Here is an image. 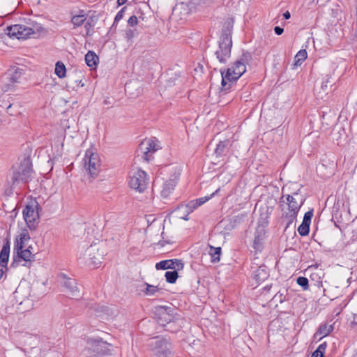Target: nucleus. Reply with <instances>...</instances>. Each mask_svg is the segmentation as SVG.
Returning <instances> with one entry per match:
<instances>
[{"label":"nucleus","mask_w":357,"mask_h":357,"mask_svg":"<svg viewBox=\"0 0 357 357\" xmlns=\"http://www.w3.org/2000/svg\"><path fill=\"white\" fill-rule=\"evenodd\" d=\"M250 60L251 55L248 52L243 53L232 67L229 68L226 71L220 70L222 86L220 92L227 93L232 87L236 81L246 71L245 64Z\"/></svg>","instance_id":"nucleus-1"},{"label":"nucleus","mask_w":357,"mask_h":357,"mask_svg":"<svg viewBox=\"0 0 357 357\" xmlns=\"http://www.w3.org/2000/svg\"><path fill=\"white\" fill-rule=\"evenodd\" d=\"M234 26V20L227 18L224 24L222 33L218 41V50L215 54L218 61L222 63H227L230 58L232 47L231 32Z\"/></svg>","instance_id":"nucleus-2"},{"label":"nucleus","mask_w":357,"mask_h":357,"mask_svg":"<svg viewBox=\"0 0 357 357\" xmlns=\"http://www.w3.org/2000/svg\"><path fill=\"white\" fill-rule=\"evenodd\" d=\"M7 31L10 37H16L18 39H26L31 36L33 38H38L47 33L45 29L40 24L36 22L30 24V26L14 24L8 26Z\"/></svg>","instance_id":"nucleus-3"},{"label":"nucleus","mask_w":357,"mask_h":357,"mask_svg":"<svg viewBox=\"0 0 357 357\" xmlns=\"http://www.w3.org/2000/svg\"><path fill=\"white\" fill-rule=\"evenodd\" d=\"M116 349V347L102 340H90L86 351L90 357H112Z\"/></svg>","instance_id":"nucleus-4"},{"label":"nucleus","mask_w":357,"mask_h":357,"mask_svg":"<svg viewBox=\"0 0 357 357\" xmlns=\"http://www.w3.org/2000/svg\"><path fill=\"white\" fill-rule=\"evenodd\" d=\"M174 309L171 307L157 306L155 307L154 314L157 317L158 324L166 327V331L172 333H176L181 328V326H177L176 328L172 329V325L175 324V316L174 315Z\"/></svg>","instance_id":"nucleus-5"},{"label":"nucleus","mask_w":357,"mask_h":357,"mask_svg":"<svg viewBox=\"0 0 357 357\" xmlns=\"http://www.w3.org/2000/svg\"><path fill=\"white\" fill-rule=\"evenodd\" d=\"M33 172L32 163L29 157H24L20 165L13 173L12 185H17L20 182L27 183Z\"/></svg>","instance_id":"nucleus-6"},{"label":"nucleus","mask_w":357,"mask_h":357,"mask_svg":"<svg viewBox=\"0 0 357 357\" xmlns=\"http://www.w3.org/2000/svg\"><path fill=\"white\" fill-rule=\"evenodd\" d=\"M38 209L39 205L37 202L27 204L23 209L22 213L24 219L31 230L35 229L38 223Z\"/></svg>","instance_id":"nucleus-7"},{"label":"nucleus","mask_w":357,"mask_h":357,"mask_svg":"<svg viewBox=\"0 0 357 357\" xmlns=\"http://www.w3.org/2000/svg\"><path fill=\"white\" fill-rule=\"evenodd\" d=\"M146 176V173L143 170L133 169L130 174L129 185L139 192H144L148 185Z\"/></svg>","instance_id":"nucleus-8"},{"label":"nucleus","mask_w":357,"mask_h":357,"mask_svg":"<svg viewBox=\"0 0 357 357\" xmlns=\"http://www.w3.org/2000/svg\"><path fill=\"white\" fill-rule=\"evenodd\" d=\"M150 344L155 350L156 357H173L171 351L172 344L166 339L154 337L151 340Z\"/></svg>","instance_id":"nucleus-9"},{"label":"nucleus","mask_w":357,"mask_h":357,"mask_svg":"<svg viewBox=\"0 0 357 357\" xmlns=\"http://www.w3.org/2000/svg\"><path fill=\"white\" fill-rule=\"evenodd\" d=\"M84 167L92 178L98 176L100 172V160L97 153L86 151L84 157Z\"/></svg>","instance_id":"nucleus-10"},{"label":"nucleus","mask_w":357,"mask_h":357,"mask_svg":"<svg viewBox=\"0 0 357 357\" xmlns=\"http://www.w3.org/2000/svg\"><path fill=\"white\" fill-rule=\"evenodd\" d=\"M103 256L104 252L100 251V245L94 243L86 248L83 255V258L89 265L96 266L101 262Z\"/></svg>","instance_id":"nucleus-11"},{"label":"nucleus","mask_w":357,"mask_h":357,"mask_svg":"<svg viewBox=\"0 0 357 357\" xmlns=\"http://www.w3.org/2000/svg\"><path fill=\"white\" fill-rule=\"evenodd\" d=\"M63 286L66 289V293L72 298L77 299L82 295L80 285L73 278H65Z\"/></svg>","instance_id":"nucleus-12"},{"label":"nucleus","mask_w":357,"mask_h":357,"mask_svg":"<svg viewBox=\"0 0 357 357\" xmlns=\"http://www.w3.org/2000/svg\"><path fill=\"white\" fill-rule=\"evenodd\" d=\"M158 149V146L153 139L144 141L139 144V150L143 153V158L147 161L150 160L151 153H154Z\"/></svg>","instance_id":"nucleus-13"},{"label":"nucleus","mask_w":357,"mask_h":357,"mask_svg":"<svg viewBox=\"0 0 357 357\" xmlns=\"http://www.w3.org/2000/svg\"><path fill=\"white\" fill-rule=\"evenodd\" d=\"M155 268L159 270L173 269L181 270L183 268V263L180 259L163 260L156 264Z\"/></svg>","instance_id":"nucleus-14"},{"label":"nucleus","mask_w":357,"mask_h":357,"mask_svg":"<svg viewBox=\"0 0 357 357\" xmlns=\"http://www.w3.org/2000/svg\"><path fill=\"white\" fill-rule=\"evenodd\" d=\"M312 216H313L312 211H307L305 213L303 222H302L301 225L298 228V232L301 236H305L309 234L310 225Z\"/></svg>","instance_id":"nucleus-15"},{"label":"nucleus","mask_w":357,"mask_h":357,"mask_svg":"<svg viewBox=\"0 0 357 357\" xmlns=\"http://www.w3.org/2000/svg\"><path fill=\"white\" fill-rule=\"evenodd\" d=\"M284 197H286L287 203L288 204V212H292L294 214L298 213L303 204L302 199H301L300 203H298L296 198L293 195H282L281 199H283Z\"/></svg>","instance_id":"nucleus-16"},{"label":"nucleus","mask_w":357,"mask_h":357,"mask_svg":"<svg viewBox=\"0 0 357 357\" xmlns=\"http://www.w3.org/2000/svg\"><path fill=\"white\" fill-rule=\"evenodd\" d=\"M31 246H29L28 248L24 249L22 251H20L17 253V257L18 259H17L15 257H14V263H17V261H20L21 260H23L25 261V263L23 264V266H27V264H31L32 261L34 260V255H32L31 250H30Z\"/></svg>","instance_id":"nucleus-17"},{"label":"nucleus","mask_w":357,"mask_h":357,"mask_svg":"<svg viewBox=\"0 0 357 357\" xmlns=\"http://www.w3.org/2000/svg\"><path fill=\"white\" fill-rule=\"evenodd\" d=\"M265 229L261 227H259L255 232V239H254V245L253 248L257 251H261L262 249V244L263 241L265 238Z\"/></svg>","instance_id":"nucleus-18"},{"label":"nucleus","mask_w":357,"mask_h":357,"mask_svg":"<svg viewBox=\"0 0 357 357\" xmlns=\"http://www.w3.org/2000/svg\"><path fill=\"white\" fill-rule=\"evenodd\" d=\"M268 276V271L264 265L259 266L253 273V278L259 283L264 282Z\"/></svg>","instance_id":"nucleus-19"},{"label":"nucleus","mask_w":357,"mask_h":357,"mask_svg":"<svg viewBox=\"0 0 357 357\" xmlns=\"http://www.w3.org/2000/svg\"><path fill=\"white\" fill-rule=\"evenodd\" d=\"M22 71V69L19 68H13L8 70L6 76L7 77V79H10L11 82L18 84L21 82V79L23 75Z\"/></svg>","instance_id":"nucleus-20"},{"label":"nucleus","mask_w":357,"mask_h":357,"mask_svg":"<svg viewBox=\"0 0 357 357\" xmlns=\"http://www.w3.org/2000/svg\"><path fill=\"white\" fill-rule=\"evenodd\" d=\"M176 185V181L175 179H169L164 182L162 189L160 194L162 197L167 198L174 190Z\"/></svg>","instance_id":"nucleus-21"},{"label":"nucleus","mask_w":357,"mask_h":357,"mask_svg":"<svg viewBox=\"0 0 357 357\" xmlns=\"http://www.w3.org/2000/svg\"><path fill=\"white\" fill-rule=\"evenodd\" d=\"M333 330V326L332 324H322L319 327L317 331L314 333V338L321 340L330 334Z\"/></svg>","instance_id":"nucleus-22"},{"label":"nucleus","mask_w":357,"mask_h":357,"mask_svg":"<svg viewBox=\"0 0 357 357\" xmlns=\"http://www.w3.org/2000/svg\"><path fill=\"white\" fill-rule=\"evenodd\" d=\"M85 61L89 67L96 68L99 61V57L94 52L89 51L85 55Z\"/></svg>","instance_id":"nucleus-23"},{"label":"nucleus","mask_w":357,"mask_h":357,"mask_svg":"<svg viewBox=\"0 0 357 357\" xmlns=\"http://www.w3.org/2000/svg\"><path fill=\"white\" fill-rule=\"evenodd\" d=\"M0 87L3 92L13 91L16 88V84L5 76L1 82Z\"/></svg>","instance_id":"nucleus-24"},{"label":"nucleus","mask_w":357,"mask_h":357,"mask_svg":"<svg viewBox=\"0 0 357 357\" xmlns=\"http://www.w3.org/2000/svg\"><path fill=\"white\" fill-rule=\"evenodd\" d=\"M175 215L181 219L188 220L189 218H188L190 214L189 211L188 210V207L185 204L179 205L174 211Z\"/></svg>","instance_id":"nucleus-25"},{"label":"nucleus","mask_w":357,"mask_h":357,"mask_svg":"<svg viewBox=\"0 0 357 357\" xmlns=\"http://www.w3.org/2000/svg\"><path fill=\"white\" fill-rule=\"evenodd\" d=\"M337 80V77H333L331 75H326L325 79L322 82L321 88L324 91H326L328 93V90L329 88H331L333 85L335 83Z\"/></svg>","instance_id":"nucleus-26"},{"label":"nucleus","mask_w":357,"mask_h":357,"mask_svg":"<svg viewBox=\"0 0 357 357\" xmlns=\"http://www.w3.org/2000/svg\"><path fill=\"white\" fill-rule=\"evenodd\" d=\"M10 253V243L8 241L3 245L0 252V261L8 264Z\"/></svg>","instance_id":"nucleus-27"},{"label":"nucleus","mask_w":357,"mask_h":357,"mask_svg":"<svg viewBox=\"0 0 357 357\" xmlns=\"http://www.w3.org/2000/svg\"><path fill=\"white\" fill-rule=\"evenodd\" d=\"M229 144V141L228 139L225 141H221L217 145L216 149H215V153L217 156H222L228 149V146Z\"/></svg>","instance_id":"nucleus-28"},{"label":"nucleus","mask_w":357,"mask_h":357,"mask_svg":"<svg viewBox=\"0 0 357 357\" xmlns=\"http://www.w3.org/2000/svg\"><path fill=\"white\" fill-rule=\"evenodd\" d=\"M209 248H210V250L208 252L211 257V261L213 263L218 262L220 259L221 248L220 247L215 248L213 246L210 245Z\"/></svg>","instance_id":"nucleus-29"},{"label":"nucleus","mask_w":357,"mask_h":357,"mask_svg":"<svg viewBox=\"0 0 357 357\" xmlns=\"http://www.w3.org/2000/svg\"><path fill=\"white\" fill-rule=\"evenodd\" d=\"M66 73V66L61 61H57L55 66V74L59 77H65Z\"/></svg>","instance_id":"nucleus-30"},{"label":"nucleus","mask_w":357,"mask_h":357,"mask_svg":"<svg viewBox=\"0 0 357 357\" xmlns=\"http://www.w3.org/2000/svg\"><path fill=\"white\" fill-rule=\"evenodd\" d=\"M178 277V275L176 270H174L172 271H167L165 273L166 281L169 283H171V284L175 283Z\"/></svg>","instance_id":"nucleus-31"},{"label":"nucleus","mask_w":357,"mask_h":357,"mask_svg":"<svg viewBox=\"0 0 357 357\" xmlns=\"http://www.w3.org/2000/svg\"><path fill=\"white\" fill-rule=\"evenodd\" d=\"M307 58V52L305 50H301L295 56V65L300 66Z\"/></svg>","instance_id":"nucleus-32"},{"label":"nucleus","mask_w":357,"mask_h":357,"mask_svg":"<svg viewBox=\"0 0 357 357\" xmlns=\"http://www.w3.org/2000/svg\"><path fill=\"white\" fill-rule=\"evenodd\" d=\"M297 214H294L292 212H287L284 215V218L287 220V225L285 227V230L290 227V225H293L296 220L297 217Z\"/></svg>","instance_id":"nucleus-33"},{"label":"nucleus","mask_w":357,"mask_h":357,"mask_svg":"<svg viewBox=\"0 0 357 357\" xmlns=\"http://www.w3.org/2000/svg\"><path fill=\"white\" fill-rule=\"evenodd\" d=\"M326 347V343L324 342L321 344L317 349L312 353V357H324V354L325 352Z\"/></svg>","instance_id":"nucleus-34"},{"label":"nucleus","mask_w":357,"mask_h":357,"mask_svg":"<svg viewBox=\"0 0 357 357\" xmlns=\"http://www.w3.org/2000/svg\"><path fill=\"white\" fill-rule=\"evenodd\" d=\"M86 18L84 17V15H78L72 17L71 22L74 24L75 26H79L84 22Z\"/></svg>","instance_id":"nucleus-35"},{"label":"nucleus","mask_w":357,"mask_h":357,"mask_svg":"<svg viewBox=\"0 0 357 357\" xmlns=\"http://www.w3.org/2000/svg\"><path fill=\"white\" fill-rule=\"evenodd\" d=\"M145 284L146 285V288L144 291V294L147 296H153L160 290V289H159L157 286L149 284L147 283H145Z\"/></svg>","instance_id":"nucleus-36"},{"label":"nucleus","mask_w":357,"mask_h":357,"mask_svg":"<svg viewBox=\"0 0 357 357\" xmlns=\"http://www.w3.org/2000/svg\"><path fill=\"white\" fill-rule=\"evenodd\" d=\"M297 284L302 287L305 290L307 289L309 287L308 280L305 277H298L297 278Z\"/></svg>","instance_id":"nucleus-37"},{"label":"nucleus","mask_w":357,"mask_h":357,"mask_svg":"<svg viewBox=\"0 0 357 357\" xmlns=\"http://www.w3.org/2000/svg\"><path fill=\"white\" fill-rule=\"evenodd\" d=\"M24 242H23L22 240H20V238H16L15 245H14V251L16 252H19L20 251H22L24 250Z\"/></svg>","instance_id":"nucleus-38"},{"label":"nucleus","mask_w":357,"mask_h":357,"mask_svg":"<svg viewBox=\"0 0 357 357\" xmlns=\"http://www.w3.org/2000/svg\"><path fill=\"white\" fill-rule=\"evenodd\" d=\"M126 38L128 40H130L131 39H132L133 38H135L137 35V31L135 29H126Z\"/></svg>","instance_id":"nucleus-39"},{"label":"nucleus","mask_w":357,"mask_h":357,"mask_svg":"<svg viewBox=\"0 0 357 357\" xmlns=\"http://www.w3.org/2000/svg\"><path fill=\"white\" fill-rule=\"evenodd\" d=\"M185 205L188 207V210L189 211L190 213H191L194 210H195L198 206H199V204H198L196 199L191 200Z\"/></svg>","instance_id":"nucleus-40"},{"label":"nucleus","mask_w":357,"mask_h":357,"mask_svg":"<svg viewBox=\"0 0 357 357\" xmlns=\"http://www.w3.org/2000/svg\"><path fill=\"white\" fill-rule=\"evenodd\" d=\"M126 7L125 6V7L122 8L121 9V10H119L117 13V14L114 18V24L117 23L119 21H120L123 17V15H124V12L126 10Z\"/></svg>","instance_id":"nucleus-41"},{"label":"nucleus","mask_w":357,"mask_h":357,"mask_svg":"<svg viewBox=\"0 0 357 357\" xmlns=\"http://www.w3.org/2000/svg\"><path fill=\"white\" fill-rule=\"evenodd\" d=\"M219 191V189H218L214 193H213L211 197H201L199 199H197L196 201H197L198 204H199V206L204 204L206 202H207L213 195L217 193Z\"/></svg>","instance_id":"nucleus-42"},{"label":"nucleus","mask_w":357,"mask_h":357,"mask_svg":"<svg viewBox=\"0 0 357 357\" xmlns=\"http://www.w3.org/2000/svg\"><path fill=\"white\" fill-rule=\"evenodd\" d=\"M137 23H138V20L135 15L131 16L128 21V25L132 27L136 26L137 24Z\"/></svg>","instance_id":"nucleus-43"},{"label":"nucleus","mask_w":357,"mask_h":357,"mask_svg":"<svg viewBox=\"0 0 357 357\" xmlns=\"http://www.w3.org/2000/svg\"><path fill=\"white\" fill-rule=\"evenodd\" d=\"M273 298H275L276 300H278L280 303H282L284 300H285V298L284 296H283V294L280 292H278V294H276L274 296Z\"/></svg>","instance_id":"nucleus-44"},{"label":"nucleus","mask_w":357,"mask_h":357,"mask_svg":"<svg viewBox=\"0 0 357 357\" xmlns=\"http://www.w3.org/2000/svg\"><path fill=\"white\" fill-rule=\"evenodd\" d=\"M20 240H22V241H23V242H25L26 241L29 240V239H30V237H29V234H28V233H24V232H23V233L20 234Z\"/></svg>","instance_id":"nucleus-45"},{"label":"nucleus","mask_w":357,"mask_h":357,"mask_svg":"<svg viewBox=\"0 0 357 357\" xmlns=\"http://www.w3.org/2000/svg\"><path fill=\"white\" fill-rule=\"evenodd\" d=\"M274 31L275 34L280 36L284 32V29L280 26H275Z\"/></svg>","instance_id":"nucleus-46"},{"label":"nucleus","mask_w":357,"mask_h":357,"mask_svg":"<svg viewBox=\"0 0 357 357\" xmlns=\"http://www.w3.org/2000/svg\"><path fill=\"white\" fill-rule=\"evenodd\" d=\"M95 311L98 314L100 312H103L105 310V307L103 306L99 307L97 306L94 308Z\"/></svg>","instance_id":"nucleus-47"},{"label":"nucleus","mask_w":357,"mask_h":357,"mask_svg":"<svg viewBox=\"0 0 357 357\" xmlns=\"http://www.w3.org/2000/svg\"><path fill=\"white\" fill-rule=\"evenodd\" d=\"M283 17L285 20H288L291 17L290 13L287 10L283 13Z\"/></svg>","instance_id":"nucleus-48"},{"label":"nucleus","mask_w":357,"mask_h":357,"mask_svg":"<svg viewBox=\"0 0 357 357\" xmlns=\"http://www.w3.org/2000/svg\"><path fill=\"white\" fill-rule=\"evenodd\" d=\"M7 264L0 261V271H3L4 268H6Z\"/></svg>","instance_id":"nucleus-49"},{"label":"nucleus","mask_w":357,"mask_h":357,"mask_svg":"<svg viewBox=\"0 0 357 357\" xmlns=\"http://www.w3.org/2000/svg\"><path fill=\"white\" fill-rule=\"evenodd\" d=\"M178 320V319H176V318L175 319V324L172 325V329H175V328H176L177 326H180V324H178L177 323Z\"/></svg>","instance_id":"nucleus-50"},{"label":"nucleus","mask_w":357,"mask_h":357,"mask_svg":"<svg viewBox=\"0 0 357 357\" xmlns=\"http://www.w3.org/2000/svg\"><path fill=\"white\" fill-rule=\"evenodd\" d=\"M127 0H117L118 6H122L126 3Z\"/></svg>","instance_id":"nucleus-51"},{"label":"nucleus","mask_w":357,"mask_h":357,"mask_svg":"<svg viewBox=\"0 0 357 357\" xmlns=\"http://www.w3.org/2000/svg\"><path fill=\"white\" fill-rule=\"evenodd\" d=\"M317 286H319H319H321V285H322V282H321V277H320V276H319V278H318V280H317Z\"/></svg>","instance_id":"nucleus-52"},{"label":"nucleus","mask_w":357,"mask_h":357,"mask_svg":"<svg viewBox=\"0 0 357 357\" xmlns=\"http://www.w3.org/2000/svg\"><path fill=\"white\" fill-rule=\"evenodd\" d=\"M318 266H319V265H318L317 264H314V265L310 266L308 267V268H309V269H311V268H317L318 267Z\"/></svg>","instance_id":"nucleus-53"},{"label":"nucleus","mask_w":357,"mask_h":357,"mask_svg":"<svg viewBox=\"0 0 357 357\" xmlns=\"http://www.w3.org/2000/svg\"><path fill=\"white\" fill-rule=\"evenodd\" d=\"M11 107H12V104H10V105L7 107L6 110H7V112H8V113H10V109L11 108Z\"/></svg>","instance_id":"nucleus-54"},{"label":"nucleus","mask_w":357,"mask_h":357,"mask_svg":"<svg viewBox=\"0 0 357 357\" xmlns=\"http://www.w3.org/2000/svg\"><path fill=\"white\" fill-rule=\"evenodd\" d=\"M317 275H318V274H317V275H316V276H317ZM314 277H315V274H314V273H313V274H312V275H311V276H310V278H311V279H312V280H316V278H314Z\"/></svg>","instance_id":"nucleus-55"},{"label":"nucleus","mask_w":357,"mask_h":357,"mask_svg":"<svg viewBox=\"0 0 357 357\" xmlns=\"http://www.w3.org/2000/svg\"><path fill=\"white\" fill-rule=\"evenodd\" d=\"M317 275H318V274H317V275H316V276H317ZM314 277H315V274H314V273H313V274H312V275H311V276H310V278H311V279H312V280H316V278H314Z\"/></svg>","instance_id":"nucleus-56"},{"label":"nucleus","mask_w":357,"mask_h":357,"mask_svg":"<svg viewBox=\"0 0 357 357\" xmlns=\"http://www.w3.org/2000/svg\"><path fill=\"white\" fill-rule=\"evenodd\" d=\"M3 275V271H0V280L2 278Z\"/></svg>","instance_id":"nucleus-57"},{"label":"nucleus","mask_w":357,"mask_h":357,"mask_svg":"<svg viewBox=\"0 0 357 357\" xmlns=\"http://www.w3.org/2000/svg\"><path fill=\"white\" fill-rule=\"evenodd\" d=\"M126 90H127L129 88V85L128 84H126Z\"/></svg>","instance_id":"nucleus-58"},{"label":"nucleus","mask_w":357,"mask_h":357,"mask_svg":"<svg viewBox=\"0 0 357 357\" xmlns=\"http://www.w3.org/2000/svg\"><path fill=\"white\" fill-rule=\"evenodd\" d=\"M352 357H357V351L353 355Z\"/></svg>","instance_id":"nucleus-59"},{"label":"nucleus","mask_w":357,"mask_h":357,"mask_svg":"<svg viewBox=\"0 0 357 357\" xmlns=\"http://www.w3.org/2000/svg\"><path fill=\"white\" fill-rule=\"evenodd\" d=\"M48 87V84H45V89H47Z\"/></svg>","instance_id":"nucleus-60"},{"label":"nucleus","mask_w":357,"mask_h":357,"mask_svg":"<svg viewBox=\"0 0 357 357\" xmlns=\"http://www.w3.org/2000/svg\"><path fill=\"white\" fill-rule=\"evenodd\" d=\"M294 196H298V193H294Z\"/></svg>","instance_id":"nucleus-61"}]
</instances>
